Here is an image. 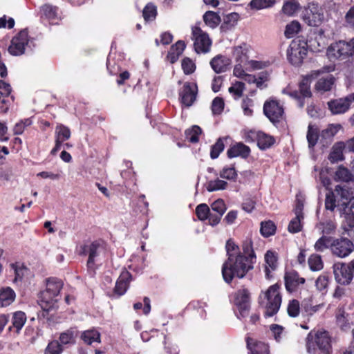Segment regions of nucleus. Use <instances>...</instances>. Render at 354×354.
I'll list each match as a JSON object with an SVG mask.
<instances>
[{
    "label": "nucleus",
    "instance_id": "1",
    "mask_svg": "<svg viewBox=\"0 0 354 354\" xmlns=\"http://www.w3.org/2000/svg\"><path fill=\"white\" fill-rule=\"evenodd\" d=\"M242 252L233 239L225 243L227 259L222 265L221 272L225 283L230 284L234 278L243 279L252 270L257 256L251 240L245 241L241 245Z\"/></svg>",
    "mask_w": 354,
    "mask_h": 354
},
{
    "label": "nucleus",
    "instance_id": "2",
    "mask_svg": "<svg viewBox=\"0 0 354 354\" xmlns=\"http://www.w3.org/2000/svg\"><path fill=\"white\" fill-rule=\"evenodd\" d=\"M280 288L281 286L277 283L262 292L259 297V304L265 308L263 315L266 318L276 315L280 308L282 300Z\"/></svg>",
    "mask_w": 354,
    "mask_h": 354
},
{
    "label": "nucleus",
    "instance_id": "3",
    "mask_svg": "<svg viewBox=\"0 0 354 354\" xmlns=\"http://www.w3.org/2000/svg\"><path fill=\"white\" fill-rule=\"evenodd\" d=\"M306 348L308 354H332L331 337L326 330L317 331L315 335L308 333L306 338Z\"/></svg>",
    "mask_w": 354,
    "mask_h": 354
},
{
    "label": "nucleus",
    "instance_id": "4",
    "mask_svg": "<svg viewBox=\"0 0 354 354\" xmlns=\"http://www.w3.org/2000/svg\"><path fill=\"white\" fill-rule=\"evenodd\" d=\"M63 287V282L56 277L46 279V289L41 291L39 295L40 305L46 311L54 308L59 300V295Z\"/></svg>",
    "mask_w": 354,
    "mask_h": 354
},
{
    "label": "nucleus",
    "instance_id": "5",
    "mask_svg": "<svg viewBox=\"0 0 354 354\" xmlns=\"http://www.w3.org/2000/svg\"><path fill=\"white\" fill-rule=\"evenodd\" d=\"M103 252L104 247L99 241H93L81 247L80 254L88 256L86 266L88 272L91 277H93L95 273V261Z\"/></svg>",
    "mask_w": 354,
    "mask_h": 354
},
{
    "label": "nucleus",
    "instance_id": "6",
    "mask_svg": "<svg viewBox=\"0 0 354 354\" xmlns=\"http://www.w3.org/2000/svg\"><path fill=\"white\" fill-rule=\"evenodd\" d=\"M301 19L308 26L318 27L324 19L323 10L317 3H308L302 11Z\"/></svg>",
    "mask_w": 354,
    "mask_h": 354
},
{
    "label": "nucleus",
    "instance_id": "7",
    "mask_svg": "<svg viewBox=\"0 0 354 354\" xmlns=\"http://www.w3.org/2000/svg\"><path fill=\"white\" fill-rule=\"evenodd\" d=\"M308 53L307 44L300 39L293 40L287 50L289 62L294 66H300Z\"/></svg>",
    "mask_w": 354,
    "mask_h": 354
},
{
    "label": "nucleus",
    "instance_id": "8",
    "mask_svg": "<svg viewBox=\"0 0 354 354\" xmlns=\"http://www.w3.org/2000/svg\"><path fill=\"white\" fill-rule=\"evenodd\" d=\"M328 54L336 59H344L354 55V38L349 41H339L328 48Z\"/></svg>",
    "mask_w": 354,
    "mask_h": 354
},
{
    "label": "nucleus",
    "instance_id": "9",
    "mask_svg": "<svg viewBox=\"0 0 354 354\" xmlns=\"http://www.w3.org/2000/svg\"><path fill=\"white\" fill-rule=\"evenodd\" d=\"M354 272V260L348 263H337L333 266V273L336 281L341 285L349 284Z\"/></svg>",
    "mask_w": 354,
    "mask_h": 354
},
{
    "label": "nucleus",
    "instance_id": "10",
    "mask_svg": "<svg viewBox=\"0 0 354 354\" xmlns=\"http://www.w3.org/2000/svg\"><path fill=\"white\" fill-rule=\"evenodd\" d=\"M354 250V243L348 238L339 236L333 238L330 243L332 254L337 257H348Z\"/></svg>",
    "mask_w": 354,
    "mask_h": 354
},
{
    "label": "nucleus",
    "instance_id": "11",
    "mask_svg": "<svg viewBox=\"0 0 354 354\" xmlns=\"http://www.w3.org/2000/svg\"><path fill=\"white\" fill-rule=\"evenodd\" d=\"M312 75H306L303 77L299 83V89L288 92V95L297 101L298 106L303 108L305 105V98L312 97L310 91V79Z\"/></svg>",
    "mask_w": 354,
    "mask_h": 354
},
{
    "label": "nucleus",
    "instance_id": "12",
    "mask_svg": "<svg viewBox=\"0 0 354 354\" xmlns=\"http://www.w3.org/2000/svg\"><path fill=\"white\" fill-rule=\"evenodd\" d=\"M234 304L239 310V319L248 316L250 309V292L248 288H242L235 292Z\"/></svg>",
    "mask_w": 354,
    "mask_h": 354
},
{
    "label": "nucleus",
    "instance_id": "13",
    "mask_svg": "<svg viewBox=\"0 0 354 354\" xmlns=\"http://www.w3.org/2000/svg\"><path fill=\"white\" fill-rule=\"evenodd\" d=\"M263 113L272 123H278L282 119L284 109L276 100H269L263 104Z\"/></svg>",
    "mask_w": 354,
    "mask_h": 354
},
{
    "label": "nucleus",
    "instance_id": "14",
    "mask_svg": "<svg viewBox=\"0 0 354 354\" xmlns=\"http://www.w3.org/2000/svg\"><path fill=\"white\" fill-rule=\"evenodd\" d=\"M28 46V35L26 30L20 31L11 40L8 47V52L14 56L21 55L25 53Z\"/></svg>",
    "mask_w": 354,
    "mask_h": 354
},
{
    "label": "nucleus",
    "instance_id": "15",
    "mask_svg": "<svg viewBox=\"0 0 354 354\" xmlns=\"http://www.w3.org/2000/svg\"><path fill=\"white\" fill-rule=\"evenodd\" d=\"M59 342L58 341L50 342L46 348L45 354H61L63 351L62 345L74 343V333L71 330H67L61 333L59 336Z\"/></svg>",
    "mask_w": 354,
    "mask_h": 354
},
{
    "label": "nucleus",
    "instance_id": "16",
    "mask_svg": "<svg viewBox=\"0 0 354 354\" xmlns=\"http://www.w3.org/2000/svg\"><path fill=\"white\" fill-rule=\"evenodd\" d=\"M198 86L196 83L185 82L179 89V99L182 104L187 107L191 106L196 101Z\"/></svg>",
    "mask_w": 354,
    "mask_h": 354
},
{
    "label": "nucleus",
    "instance_id": "17",
    "mask_svg": "<svg viewBox=\"0 0 354 354\" xmlns=\"http://www.w3.org/2000/svg\"><path fill=\"white\" fill-rule=\"evenodd\" d=\"M306 279L300 277L298 272L291 269L286 270L284 274L285 288L288 292L292 293L297 292L301 285H304Z\"/></svg>",
    "mask_w": 354,
    "mask_h": 354
},
{
    "label": "nucleus",
    "instance_id": "18",
    "mask_svg": "<svg viewBox=\"0 0 354 354\" xmlns=\"http://www.w3.org/2000/svg\"><path fill=\"white\" fill-rule=\"evenodd\" d=\"M351 102L348 96L342 98L331 100L328 102V109L332 114L337 115L346 113L350 108Z\"/></svg>",
    "mask_w": 354,
    "mask_h": 354
},
{
    "label": "nucleus",
    "instance_id": "19",
    "mask_svg": "<svg viewBox=\"0 0 354 354\" xmlns=\"http://www.w3.org/2000/svg\"><path fill=\"white\" fill-rule=\"evenodd\" d=\"M251 153L250 148L243 142H236L231 145L227 151V156L229 158L241 157L242 158H248Z\"/></svg>",
    "mask_w": 354,
    "mask_h": 354
},
{
    "label": "nucleus",
    "instance_id": "20",
    "mask_svg": "<svg viewBox=\"0 0 354 354\" xmlns=\"http://www.w3.org/2000/svg\"><path fill=\"white\" fill-rule=\"evenodd\" d=\"M131 280V273L127 270H123L115 283V293L118 296L123 295L127 292L129 283Z\"/></svg>",
    "mask_w": 354,
    "mask_h": 354
},
{
    "label": "nucleus",
    "instance_id": "21",
    "mask_svg": "<svg viewBox=\"0 0 354 354\" xmlns=\"http://www.w3.org/2000/svg\"><path fill=\"white\" fill-rule=\"evenodd\" d=\"M11 91L10 85L0 80V109L3 113L7 112L9 109L10 101L8 97Z\"/></svg>",
    "mask_w": 354,
    "mask_h": 354
},
{
    "label": "nucleus",
    "instance_id": "22",
    "mask_svg": "<svg viewBox=\"0 0 354 354\" xmlns=\"http://www.w3.org/2000/svg\"><path fill=\"white\" fill-rule=\"evenodd\" d=\"M247 348L251 354H270L269 346L267 344L254 340L250 337L245 338Z\"/></svg>",
    "mask_w": 354,
    "mask_h": 354
},
{
    "label": "nucleus",
    "instance_id": "23",
    "mask_svg": "<svg viewBox=\"0 0 354 354\" xmlns=\"http://www.w3.org/2000/svg\"><path fill=\"white\" fill-rule=\"evenodd\" d=\"M222 216L210 210L205 203H201V221L208 220L209 224L215 226L220 222Z\"/></svg>",
    "mask_w": 354,
    "mask_h": 354
},
{
    "label": "nucleus",
    "instance_id": "24",
    "mask_svg": "<svg viewBox=\"0 0 354 354\" xmlns=\"http://www.w3.org/2000/svg\"><path fill=\"white\" fill-rule=\"evenodd\" d=\"M344 142L342 141L335 142L330 150L328 159L330 163L334 164L344 160V150L345 149Z\"/></svg>",
    "mask_w": 354,
    "mask_h": 354
},
{
    "label": "nucleus",
    "instance_id": "25",
    "mask_svg": "<svg viewBox=\"0 0 354 354\" xmlns=\"http://www.w3.org/2000/svg\"><path fill=\"white\" fill-rule=\"evenodd\" d=\"M212 69L216 73L225 72L230 68L231 59L223 55H217L210 62Z\"/></svg>",
    "mask_w": 354,
    "mask_h": 354
},
{
    "label": "nucleus",
    "instance_id": "26",
    "mask_svg": "<svg viewBox=\"0 0 354 354\" xmlns=\"http://www.w3.org/2000/svg\"><path fill=\"white\" fill-rule=\"evenodd\" d=\"M185 43L184 41L179 40L175 44L171 46L169 51L168 52L167 58L170 63H175L179 58V57L183 53L185 48Z\"/></svg>",
    "mask_w": 354,
    "mask_h": 354
},
{
    "label": "nucleus",
    "instance_id": "27",
    "mask_svg": "<svg viewBox=\"0 0 354 354\" xmlns=\"http://www.w3.org/2000/svg\"><path fill=\"white\" fill-rule=\"evenodd\" d=\"M265 261L267 266L265 269L266 276L270 278V270H276L278 265V253L273 250H268L265 254Z\"/></svg>",
    "mask_w": 354,
    "mask_h": 354
},
{
    "label": "nucleus",
    "instance_id": "28",
    "mask_svg": "<svg viewBox=\"0 0 354 354\" xmlns=\"http://www.w3.org/2000/svg\"><path fill=\"white\" fill-rule=\"evenodd\" d=\"M15 292L11 288H3L0 292V303L1 306L6 307L11 304L15 301Z\"/></svg>",
    "mask_w": 354,
    "mask_h": 354
},
{
    "label": "nucleus",
    "instance_id": "29",
    "mask_svg": "<svg viewBox=\"0 0 354 354\" xmlns=\"http://www.w3.org/2000/svg\"><path fill=\"white\" fill-rule=\"evenodd\" d=\"M348 317V314L344 309L339 308L336 313V324L343 331H346L351 328V323Z\"/></svg>",
    "mask_w": 354,
    "mask_h": 354
},
{
    "label": "nucleus",
    "instance_id": "30",
    "mask_svg": "<svg viewBox=\"0 0 354 354\" xmlns=\"http://www.w3.org/2000/svg\"><path fill=\"white\" fill-rule=\"evenodd\" d=\"M275 143V138L263 132L257 135V145L259 149L266 150L270 148Z\"/></svg>",
    "mask_w": 354,
    "mask_h": 354
},
{
    "label": "nucleus",
    "instance_id": "31",
    "mask_svg": "<svg viewBox=\"0 0 354 354\" xmlns=\"http://www.w3.org/2000/svg\"><path fill=\"white\" fill-rule=\"evenodd\" d=\"M320 135L319 128L315 125L309 124L306 138L310 149H313L317 145Z\"/></svg>",
    "mask_w": 354,
    "mask_h": 354
},
{
    "label": "nucleus",
    "instance_id": "32",
    "mask_svg": "<svg viewBox=\"0 0 354 354\" xmlns=\"http://www.w3.org/2000/svg\"><path fill=\"white\" fill-rule=\"evenodd\" d=\"M239 19V15L236 12H232L223 17V21L221 25L222 31H227L234 27Z\"/></svg>",
    "mask_w": 354,
    "mask_h": 354
},
{
    "label": "nucleus",
    "instance_id": "33",
    "mask_svg": "<svg viewBox=\"0 0 354 354\" xmlns=\"http://www.w3.org/2000/svg\"><path fill=\"white\" fill-rule=\"evenodd\" d=\"M277 226L275 223L271 221H264L261 222L260 233L265 237L268 238L276 233Z\"/></svg>",
    "mask_w": 354,
    "mask_h": 354
},
{
    "label": "nucleus",
    "instance_id": "34",
    "mask_svg": "<svg viewBox=\"0 0 354 354\" xmlns=\"http://www.w3.org/2000/svg\"><path fill=\"white\" fill-rule=\"evenodd\" d=\"M335 83V78L330 75L326 78H320L315 84V89L318 91L326 92L331 90Z\"/></svg>",
    "mask_w": 354,
    "mask_h": 354
},
{
    "label": "nucleus",
    "instance_id": "35",
    "mask_svg": "<svg viewBox=\"0 0 354 354\" xmlns=\"http://www.w3.org/2000/svg\"><path fill=\"white\" fill-rule=\"evenodd\" d=\"M324 304H313V301L311 299H304L301 303V310L304 311L306 315L312 316L317 311H319L322 308H323Z\"/></svg>",
    "mask_w": 354,
    "mask_h": 354
},
{
    "label": "nucleus",
    "instance_id": "36",
    "mask_svg": "<svg viewBox=\"0 0 354 354\" xmlns=\"http://www.w3.org/2000/svg\"><path fill=\"white\" fill-rule=\"evenodd\" d=\"M81 337L83 341L88 345H91L93 343L100 342V334L95 329L84 331L82 333Z\"/></svg>",
    "mask_w": 354,
    "mask_h": 354
},
{
    "label": "nucleus",
    "instance_id": "37",
    "mask_svg": "<svg viewBox=\"0 0 354 354\" xmlns=\"http://www.w3.org/2000/svg\"><path fill=\"white\" fill-rule=\"evenodd\" d=\"M203 18L205 24L212 28H216L221 21L220 16L213 11H207Z\"/></svg>",
    "mask_w": 354,
    "mask_h": 354
},
{
    "label": "nucleus",
    "instance_id": "38",
    "mask_svg": "<svg viewBox=\"0 0 354 354\" xmlns=\"http://www.w3.org/2000/svg\"><path fill=\"white\" fill-rule=\"evenodd\" d=\"M219 176L222 178L235 182L237 179L238 174L235 169L234 164L224 167L220 171Z\"/></svg>",
    "mask_w": 354,
    "mask_h": 354
},
{
    "label": "nucleus",
    "instance_id": "39",
    "mask_svg": "<svg viewBox=\"0 0 354 354\" xmlns=\"http://www.w3.org/2000/svg\"><path fill=\"white\" fill-rule=\"evenodd\" d=\"M106 68L109 73L112 75H117L120 71V64L115 61V55L112 52L108 55Z\"/></svg>",
    "mask_w": 354,
    "mask_h": 354
},
{
    "label": "nucleus",
    "instance_id": "40",
    "mask_svg": "<svg viewBox=\"0 0 354 354\" xmlns=\"http://www.w3.org/2000/svg\"><path fill=\"white\" fill-rule=\"evenodd\" d=\"M26 322V314L22 311L15 313L12 318V326L19 332Z\"/></svg>",
    "mask_w": 354,
    "mask_h": 354
},
{
    "label": "nucleus",
    "instance_id": "41",
    "mask_svg": "<svg viewBox=\"0 0 354 354\" xmlns=\"http://www.w3.org/2000/svg\"><path fill=\"white\" fill-rule=\"evenodd\" d=\"M228 137L219 138L214 145L211 147L210 156L212 159H216L225 148L224 141L227 140Z\"/></svg>",
    "mask_w": 354,
    "mask_h": 354
},
{
    "label": "nucleus",
    "instance_id": "42",
    "mask_svg": "<svg viewBox=\"0 0 354 354\" xmlns=\"http://www.w3.org/2000/svg\"><path fill=\"white\" fill-rule=\"evenodd\" d=\"M58 8L49 4H45L41 8L42 17H46L50 21L57 19Z\"/></svg>",
    "mask_w": 354,
    "mask_h": 354
},
{
    "label": "nucleus",
    "instance_id": "43",
    "mask_svg": "<svg viewBox=\"0 0 354 354\" xmlns=\"http://www.w3.org/2000/svg\"><path fill=\"white\" fill-rule=\"evenodd\" d=\"M276 3V0H252L249 6L252 10H261L271 8Z\"/></svg>",
    "mask_w": 354,
    "mask_h": 354
},
{
    "label": "nucleus",
    "instance_id": "44",
    "mask_svg": "<svg viewBox=\"0 0 354 354\" xmlns=\"http://www.w3.org/2000/svg\"><path fill=\"white\" fill-rule=\"evenodd\" d=\"M334 178L337 181L349 182L352 179V174L346 167L339 166L335 173Z\"/></svg>",
    "mask_w": 354,
    "mask_h": 354
},
{
    "label": "nucleus",
    "instance_id": "45",
    "mask_svg": "<svg viewBox=\"0 0 354 354\" xmlns=\"http://www.w3.org/2000/svg\"><path fill=\"white\" fill-rule=\"evenodd\" d=\"M228 183L219 178L216 180H209L206 184V188L208 192H214L218 190H224L227 187Z\"/></svg>",
    "mask_w": 354,
    "mask_h": 354
},
{
    "label": "nucleus",
    "instance_id": "46",
    "mask_svg": "<svg viewBox=\"0 0 354 354\" xmlns=\"http://www.w3.org/2000/svg\"><path fill=\"white\" fill-rule=\"evenodd\" d=\"M185 139L189 142L196 143L199 140V126L193 125L185 131Z\"/></svg>",
    "mask_w": 354,
    "mask_h": 354
},
{
    "label": "nucleus",
    "instance_id": "47",
    "mask_svg": "<svg viewBox=\"0 0 354 354\" xmlns=\"http://www.w3.org/2000/svg\"><path fill=\"white\" fill-rule=\"evenodd\" d=\"M342 128L341 124H330L325 129H323L320 133V136L323 139H330L333 138L339 129Z\"/></svg>",
    "mask_w": 354,
    "mask_h": 354
},
{
    "label": "nucleus",
    "instance_id": "48",
    "mask_svg": "<svg viewBox=\"0 0 354 354\" xmlns=\"http://www.w3.org/2000/svg\"><path fill=\"white\" fill-rule=\"evenodd\" d=\"M304 216H300L299 215H295V217H294L288 224V232L292 234L301 232L302 230L301 221L304 219Z\"/></svg>",
    "mask_w": 354,
    "mask_h": 354
},
{
    "label": "nucleus",
    "instance_id": "49",
    "mask_svg": "<svg viewBox=\"0 0 354 354\" xmlns=\"http://www.w3.org/2000/svg\"><path fill=\"white\" fill-rule=\"evenodd\" d=\"M310 269L313 271H319L323 268V261L322 257L319 254H312L308 260Z\"/></svg>",
    "mask_w": 354,
    "mask_h": 354
},
{
    "label": "nucleus",
    "instance_id": "50",
    "mask_svg": "<svg viewBox=\"0 0 354 354\" xmlns=\"http://www.w3.org/2000/svg\"><path fill=\"white\" fill-rule=\"evenodd\" d=\"M333 238L323 235L321 236L315 244V249L316 251L322 252L325 249L329 248L330 249V243Z\"/></svg>",
    "mask_w": 354,
    "mask_h": 354
},
{
    "label": "nucleus",
    "instance_id": "51",
    "mask_svg": "<svg viewBox=\"0 0 354 354\" xmlns=\"http://www.w3.org/2000/svg\"><path fill=\"white\" fill-rule=\"evenodd\" d=\"M320 229L323 235L329 236L331 234H334L336 230V223L333 221H326L321 222L319 223Z\"/></svg>",
    "mask_w": 354,
    "mask_h": 354
},
{
    "label": "nucleus",
    "instance_id": "52",
    "mask_svg": "<svg viewBox=\"0 0 354 354\" xmlns=\"http://www.w3.org/2000/svg\"><path fill=\"white\" fill-rule=\"evenodd\" d=\"M245 88L243 82L237 81L228 88V91L233 95L234 100H238L242 97Z\"/></svg>",
    "mask_w": 354,
    "mask_h": 354
},
{
    "label": "nucleus",
    "instance_id": "53",
    "mask_svg": "<svg viewBox=\"0 0 354 354\" xmlns=\"http://www.w3.org/2000/svg\"><path fill=\"white\" fill-rule=\"evenodd\" d=\"M55 133V138H59V140L64 142L68 140L71 137L70 129L63 124H59L56 127Z\"/></svg>",
    "mask_w": 354,
    "mask_h": 354
},
{
    "label": "nucleus",
    "instance_id": "54",
    "mask_svg": "<svg viewBox=\"0 0 354 354\" xmlns=\"http://www.w3.org/2000/svg\"><path fill=\"white\" fill-rule=\"evenodd\" d=\"M142 15L145 21H153L157 15L156 7L152 3L147 4L143 9Z\"/></svg>",
    "mask_w": 354,
    "mask_h": 354
},
{
    "label": "nucleus",
    "instance_id": "55",
    "mask_svg": "<svg viewBox=\"0 0 354 354\" xmlns=\"http://www.w3.org/2000/svg\"><path fill=\"white\" fill-rule=\"evenodd\" d=\"M299 3L295 0L286 1L282 7V11L284 14L291 16L299 8Z\"/></svg>",
    "mask_w": 354,
    "mask_h": 354
},
{
    "label": "nucleus",
    "instance_id": "56",
    "mask_svg": "<svg viewBox=\"0 0 354 354\" xmlns=\"http://www.w3.org/2000/svg\"><path fill=\"white\" fill-rule=\"evenodd\" d=\"M212 44V41L208 34L201 30V53H208Z\"/></svg>",
    "mask_w": 354,
    "mask_h": 354
},
{
    "label": "nucleus",
    "instance_id": "57",
    "mask_svg": "<svg viewBox=\"0 0 354 354\" xmlns=\"http://www.w3.org/2000/svg\"><path fill=\"white\" fill-rule=\"evenodd\" d=\"M301 30V25L297 21H292L287 24L285 30V35L287 38H291Z\"/></svg>",
    "mask_w": 354,
    "mask_h": 354
},
{
    "label": "nucleus",
    "instance_id": "58",
    "mask_svg": "<svg viewBox=\"0 0 354 354\" xmlns=\"http://www.w3.org/2000/svg\"><path fill=\"white\" fill-rule=\"evenodd\" d=\"M300 304L298 300L292 299L289 301L287 307L288 315L291 317H297L300 313Z\"/></svg>",
    "mask_w": 354,
    "mask_h": 354
},
{
    "label": "nucleus",
    "instance_id": "59",
    "mask_svg": "<svg viewBox=\"0 0 354 354\" xmlns=\"http://www.w3.org/2000/svg\"><path fill=\"white\" fill-rule=\"evenodd\" d=\"M342 228L344 231L348 232L354 228V214L344 210Z\"/></svg>",
    "mask_w": 354,
    "mask_h": 354
},
{
    "label": "nucleus",
    "instance_id": "60",
    "mask_svg": "<svg viewBox=\"0 0 354 354\" xmlns=\"http://www.w3.org/2000/svg\"><path fill=\"white\" fill-rule=\"evenodd\" d=\"M32 124L30 118H26L16 123L13 127V133L15 135H21L24 133L26 128Z\"/></svg>",
    "mask_w": 354,
    "mask_h": 354
},
{
    "label": "nucleus",
    "instance_id": "61",
    "mask_svg": "<svg viewBox=\"0 0 354 354\" xmlns=\"http://www.w3.org/2000/svg\"><path fill=\"white\" fill-rule=\"evenodd\" d=\"M336 205V195L334 192L329 190L326 194L325 208L333 211Z\"/></svg>",
    "mask_w": 354,
    "mask_h": 354
},
{
    "label": "nucleus",
    "instance_id": "62",
    "mask_svg": "<svg viewBox=\"0 0 354 354\" xmlns=\"http://www.w3.org/2000/svg\"><path fill=\"white\" fill-rule=\"evenodd\" d=\"M12 268L14 270L15 277V281L22 280L25 274L28 272V270L23 265L12 264Z\"/></svg>",
    "mask_w": 354,
    "mask_h": 354
},
{
    "label": "nucleus",
    "instance_id": "63",
    "mask_svg": "<svg viewBox=\"0 0 354 354\" xmlns=\"http://www.w3.org/2000/svg\"><path fill=\"white\" fill-rule=\"evenodd\" d=\"M182 68L186 75L192 74L196 70V64L189 57H185L182 60Z\"/></svg>",
    "mask_w": 354,
    "mask_h": 354
},
{
    "label": "nucleus",
    "instance_id": "64",
    "mask_svg": "<svg viewBox=\"0 0 354 354\" xmlns=\"http://www.w3.org/2000/svg\"><path fill=\"white\" fill-rule=\"evenodd\" d=\"M212 212H216L218 214L223 216L225 212L227 207L223 199H217L211 205Z\"/></svg>",
    "mask_w": 354,
    "mask_h": 354
}]
</instances>
